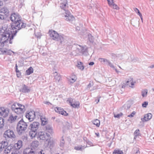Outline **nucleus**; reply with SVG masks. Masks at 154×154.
I'll list each match as a JSON object with an SVG mask.
<instances>
[{
	"label": "nucleus",
	"mask_w": 154,
	"mask_h": 154,
	"mask_svg": "<svg viewBox=\"0 0 154 154\" xmlns=\"http://www.w3.org/2000/svg\"><path fill=\"white\" fill-rule=\"evenodd\" d=\"M10 18L14 23V28L16 30L12 31L11 29L6 28L3 26L0 29V35L2 37L0 38V43L2 47H4L5 44H6L8 42L9 43L12 44V42L11 40L16 34L17 30L24 28L26 26V24L22 22L20 16L17 13H14L12 14ZM13 30H14L13 28Z\"/></svg>",
	"instance_id": "obj_1"
},
{
	"label": "nucleus",
	"mask_w": 154,
	"mask_h": 154,
	"mask_svg": "<svg viewBox=\"0 0 154 154\" xmlns=\"http://www.w3.org/2000/svg\"><path fill=\"white\" fill-rule=\"evenodd\" d=\"M11 108L12 111L17 115L14 116L13 115L10 116L9 119L12 122L16 120L17 118L18 119L20 118V115H22L26 110L24 105L17 103H15L12 104Z\"/></svg>",
	"instance_id": "obj_2"
},
{
	"label": "nucleus",
	"mask_w": 154,
	"mask_h": 154,
	"mask_svg": "<svg viewBox=\"0 0 154 154\" xmlns=\"http://www.w3.org/2000/svg\"><path fill=\"white\" fill-rule=\"evenodd\" d=\"M39 125V123L38 122H34L30 124L29 127V128L30 130L29 135L31 138H32L35 137L36 135L37 131Z\"/></svg>",
	"instance_id": "obj_3"
},
{
	"label": "nucleus",
	"mask_w": 154,
	"mask_h": 154,
	"mask_svg": "<svg viewBox=\"0 0 154 154\" xmlns=\"http://www.w3.org/2000/svg\"><path fill=\"white\" fill-rule=\"evenodd\" d=\"M27 127V125L23 119L18 123L17 126V131L18 134L20 135L24 133Z\"/></svg>",
	"instance_id": "obj_4"
},
{
	"label": "nucleus",
	"mask_w": 154,
	"mask_h": 154,
	"mask_svg": "<svg viewBox=\"0 0 154 154\" xmlns=\"http://www.w3.org/2000/svg\"><path fill=\"white\" fill-rule=\"evenodd\" d=\"M64 11L65 12L63 17L65 20L70 22H72L75 20L74 17L73 15L71 14L70 12L67 9Z\"/></svg>",
	"instance_id": "obj_5"
},
{
	"label": "nucleus",
	"mask_w": 154,
	"mask_h": 154,
	"mask_svg": "<svg viewBox=\"0 0 154 154\" xmlns=\"http://www.w3.org/2000/svg\"><path fill=\"white\" fill-rule=\"evenodd\" d=\"M37 138H39L40 140H47L49 138L50 135L45 133L44 132H40L38 134Z\"/></svg>",
	"instance_id": "obj_6"
},
{
	"label": "nucleus",
	"mask_w": 154,
	"mask_h": 154,
	"mask_svg": "<svg viewBox=\"0 0 154 154\" xmlns=\"http://www.w3.org/2000/svg\"><path fill=\"white\" fill-rule=\"evenodd\" d=\"M26 117L30 122L33 121L35 117V112L34 111H31L27 112L26 113Z\"/></svg>",
	"instance_id": "obj_7"
},
{
	"label": "nucleus",
	"mask_w": 154,
	"mask_h": 154,
	"mask_svg": "<svg viewBox=\"0 0 154 154\" xmlns=\"http://www.w3.org/2000/svg\"><path fill=\"white\" fill-rule=\"evenodd\" d=\"M4 136L6 138L7 137L14 138L15 137L14 131L10 130H7L5 132Z\"/></svg>",
	"instance_id": "obj_8"
},
{
	"label": "nucleus",
	"mask_w": 154,
	"mask_h": 154,
	"mask_svg": "<svg viewBox=\"0 0 154 154\" xmlns=\"http://www.w3.org/2000/svg\"><path fill=\"white\" fill-rule=\"evenodd\" d=\"M49 34L51 38L56 41L58 39H57L60 35L56 32L53 30L50 31Z\"/></svg>",
	"instance_id": "obj_9"
},
{
	"label": "nucleus",
	"mask_w": 154,
	"mask_h": 154,
	"mask_svg": "<svg viewBox=\"0 0 154 154\" xmlns=\"http://www.w3.org/2000/svg\"><path fill=\"white\" fill-rule=\"evenodd\" d=\"M57 39V41L59 42L61 45H64L67 42L66 37L63 35H60Z\"/></svg>",
	"instance_id": "obj_10"
},
{
	"label": "nucleus",
	"mask_w": 154,
	"mask_h": 154,
	"mask_svg": "<svg viewBox=\"0 0 154 154\" xmlns=\"http://www.w3.org/2000/svg\"><path fill=\"white\" fill-rule=\"evenodd\" d=\"M9 112L8 109H5L3 107L0 108V116L5 117L8 116Z\"/></svg>",
	"instance_id": "obj_11"
},
{
	"label": "nucleus",
	"mask_w": 154,
	"mask_h": 154,
	"mask_svg": "<svg viewBox=\"0 0 154 154\" xmlns=\"http://www.w3.org/2000/svg\"><path fill=\"white\" fill-rule=\"evenodd\" d=\"M60 7L64 10H66L68 8L67 1V0H60Z\"/></svg>",
	"instance_id": "obj_12"
},
{
	"label": "nucleus",
	"mask_w": 154,
	"mask_h": 154,
	"mask_svg": "<svg viewBox=\"0 0 154 154\" xmlns=\"http://www.w3.org/2000/svg\"><path fill=\"white\" fill-rule=\"evenodd\" d=\"M79 48H77V51L79 53L83 54L86 55L88 52L87 48L81 46L79 45Z\"/></svg>",
	"instance_id": "obj_13"
},
{
	"label": "nucleus",
	"mask_w": 154,
	"mask_h": 154,
	"mask_svg": "<svg viewBox=\"0 0 154 154\" xmlns=\"http://www.w3.org/2000/svg\"><path fill=\"white\" fill-rule=\"evenodd\" d=\"M56 112L58 113L59 114H61L62 115L64 116H67L68 114L62 108L58 107H56L54 109Z\"/></svg>",
	"instance_id": "obj_14"
},
{
	"label": "nucleus",
	"mask_w": 154,
	"mask_h": 154,
	"mask_svg": "<svg viewBox=\"0 0 154 154\" xmlns=\"http://www.w3.org/2000/svg\"><path fill=\"white\" fill-rule=\"evenodd\" d=\"M20 92L24 93H28L30 91L29 88L25 84H23L20 90Z\"/></svg>",
	"instance_id": "obj_15"
},
{
	"label": "nucleus",
	"mask_w": 154,
	"mask_h": 154,
	"mask_svg": "<svg viewBox=\"0 0 154 154\" xmlns=\"http://www.w3.org/2000/svg\"><path fill=\"white\" fill-rule=\"evenodd\" d=\"M36 153L34 149H26L23 152V154H36Z\"/></svg>",
	"instance_id": "obj_16"
},
{
	"label": "nucleus",
	"mask_w": 154,
	"mask_h": 154,
	"mask_svg": "<svg viewBox=\"0 0 154 154\" xmlns=\"http://www.w3.org/2000/svg\"><path fill=\"white\" fill-rule=\"evenodd\" d=\"M152 116V115L150 113H148L147 114L145 115L143 118H141V120L142 121L146 122L150 120Z\"/></svg>",
	"instance_id": "obj_17"
},
{
	"label": "nucleus",
	"mask_w": 154,
	"mask_h": 154,
	"mask_svg": "<svg viewBox=\"0 0 154 154\" xmlns=\"http://www.w3.org/2000/svg\"><path fill=\"white\" fill-rule=\"evenodd\" d=\"M38 141H34L32 142L30 147L27 148L26 149H34L35 150V151L36 152V148L38 146Z\"/></svg>",
	"instance_id": "obj_18"
},
{
	"label": "nucleus",
	"mask_w": 154,
	"mask_h": 154,
	"mask_svg": "<svg viewBox=\"0 0 154 154\" xmlns=\"http://www.w3.org/2000/svg\"><path fill=\"white\" fill-rule=\"evenodd\" d=\"M129 80L126 82V85H129L130 87L132 88H133L134 85L135 83V82L133 81L132 78H130Z\"/></svg>",
	"instance_id": "obj_19"
},
{
	"label": "nucleus",
	"mask_w": 154,
	"mask_h": 154,
	"mask_svg": "<svg viewBox=\"0 0 154 154\" xmlns=\"http://www.w3.org/2000/svg\"><path fill=\"white\" fill-rule=\"evenodd\" d=\"M22 146V141L21 140H19L14 145V147L16 149H19Z\"/></svg>",
	"instance_id": "obj_20"
},
{
	"label": "nucleus",
	"mask_w": 154,
	"mask_h": 154,
	"mask_svg": "<svg viewBox=\"0 0 154 154\" xmlns=\"http://www.w3.org/2000/svg\"><path fill=\"white\" fill-rule=\"evenodd\" d=\"M8 145V143L5 141L2 142L0 143V152L5 148Z\"/></svg>",
	"instance_id": "obj_21"
},
{
	"label": "nucleus",
	"mask_w": 154,
	"mask_h": 154,
	"mask_svg": "<svg viewBox=\"0 0 154 154\" xmlns=\"http://www.w3.org/2000/svg\"><path fill=\"white\" fill-rule=\"evenodd\" d=\"M99 60L102 64L105 65H107L108 62L109 61V60L103 58H99Z\"/></svg>",
	"instance_id": "obj_22"
},
{
	"label": "nucleus",
	"mask_w": 154,
	"mask_h": 154,
	"mask_svg": "<svg viewBox=\"0 0 154 154\" xmlns=\"http://www.w3.org/2000/svg\"><path fill=\"white\" fill-rule=\"evenodd\" d=\"M55 75L54 79L56 80L57 82H59L60 80L61 77L59 74H58L57 72H55L54 73Z\"/></svg>",
	"instance_id": "obj_23"
},
{
	"label": "nucleus",
	"mask_w": 154,
	"mask_h": 154,
	"mask_svg": "<svg viewBox=\"0 0 154 154\" xmlns=\"http://www.w3.org/2000/svg\"><path fill=\"white\" fill-rule=\"evenodd\" d=\"M41 120L42 122L41 125H45L48 123V119L45 117H41Z\"/></svg>",
	"instance_id": "obj_24"
},
{
	"label": "nucleus",
	"mask_w": 154,
	"mask_h": 154,
	"mask_svg": "<svg viewBox=\"0 0 154 154\" xmlns=\"http://www.w3.org/2000/svg\"><path fill=\"white\" fill-rule=\"evenodd\" d=\"M131 23L134 26H137L139 24V19L136 18L135 19L133 20Z\"/></svg>",
	"instance_id": "obj_25"
},
{
	"label": "nucleus",
	"mask_w": 154,
	"mask_h": 154,
	"mask_svg": "<svg viewBox=\"0 0 154 154\" xmlns=\"http://www.w3.org/2000/svg\"><path fill=\"white\" fill-rule=\"evenodd\" d=\"M0 12L4 13L5 14L7 15L9 12L8 10L6 7H4L0 10Z\"/></svg>",
	"instance_id": "obj_26"
},
{
	"label": "nucleus",
	"mask_w": 154,
	"mask_h": 154,
	"mask_svg": "<svg viewBox=\"0 0 154 154\" xmlns=\"http://www.w3.org/2000/svg\"><path fill=\"white\" fill-rule=\"evenodd\" d=\"M11 147H12L11 146H8L4 150V153L6 154H8V153L10 152L11 150L12 149Z\"/></svg>",
	"instance_id": "obj_27"
},
{
	"label": "nucleus",
	"mask_w": 154,
	"mask_h": 154,
	"mask_svg": "<svg viewBox=\"0 0 154 154\" xmlns=\"http://www.w3.org/2000/svg\"><path fill=\"white\" fill-rule=\"evenodd\" d=\"M77 66L79 69L82 70H83L84 69V67L83 66V63L81 62H78Z\"/></svg>",
	"instance_id": "obj_28"
},
{
	"label": "nucleus",
	"mask_w": 154,
	"mask_h": 154,
	"mask_svg": "<svg viewBox=\"0 0 154 154\" xmlns=\"http://www.w3.org/2000/svg\"><path fill=\"white\" fill-rule=\"evenodd\" d=\"M45 130L47 131L48 132L51 133L52 132V128L51 126L49 125H47L45 127Z\"/></svg>",
	"instance_id": "obj_29"
},
{
	"label": "nucleus",
	"mask_w": 154,
	"mask_h": 154,
	"mask_svg": "<svg viewBox=\"0 0 154 154\" xmlns=\"http://www.w3.org/2000/svg\"><path fill=\"white\" fill-rule=\"evenodd\" d=\"M33 69L32 67H30L26 71L27 75H29L33 72Z\"/></svg>",
	"instance_id": "obj_30"
},
{
	"label": "nucleus",
	"mask_w": 154,
	"mask_h": 154,
	"mask_svg": "<svg viewBox=\"0 0 154 154\" xmlns=\"http://www.w3.org/2000/svg\"><path fill=\"white\" fill-rule=\"evenodd\" d=\"M54 144V140L51 138L48 140V145L50 147L53 146Z\"/></svg>",
	"instance_id": "obj_31"
},
{
	"label": "nucleus",
	"mask_w": 154,
	"mask_h": 154,
	"mask_svg": "<svg viewBox=\"0 0 154 154\" xmlns=\"http://www.w3.org/2000/svg\"><path fill=\"white\" fill-rule=\"evenodd\" d=\"M79 102H75L72 103L70 105L72 106V107L75 108H78L79 106Z\"/></svg>",
	"instance_id": "obj_32"
},
{
	"label": "nucleus",
	"mask_w": 154,
	"mask_h": 154,
	"mask_svg": "<svg viewBox=\"0 0 154 154\" xmlns=\"http://www.w3.org/2000/svg\"><path fill=\"white\" fill-rule=\"evenodd\" d=\"M97 127H99L100 125V121L97 119L94 120L92 122Z\"/></svg>",
	"instance_id": "obj_33"
},
{
	"label": "nucleus",
	"mask_w": 154,
	"mask_h": 154,
	"mask_svg": "<svg viewBox=\"0 0 154 154\" xmlns=\"http://www.w3.org/2000/svg\"><path fill=\"white\" fill-rule=\"evenodd\" d=\"M113 154H123L122 151L119 149H115L113 152Z\"/></svg>",
	"instance_id": "obj_34"
},
{
	"label": "nucleus",
	"mask_w": 154,
	"mask_h": 154,
	"mask_svg": "<svg viewBox=\"0 0 154 154\" xmlns=\"http://www.w3.org/2000/svg\"><path fill=\"white\" fill-rule=\"evenodd\" d=\"M147 94V90L146 89H144L141 92V95L143 97H146Z\"/></svg>",
	"instance_id": "obj_35"
},
{
	"label": "nucleus",
	"mask_w": 154,
	"mask_h": 154,
	"mask_svg": "<svg viewBox=\"0 0 154 154\" xmlns=\"http://www.w3.org/2000/svg\"><path fill=\"white\" fill-rule=\"evenodd\" d=\"M4 119L1 117H0V129L2 128L4 125Z\"/></svg>",
	"instance_id": "obj_36"
},
{
	"label": "nucleus",
	"mask_w": 154,
	"mask_h": 154,
	"mask_svg": "<svg viewBox=\"0 0 154 154\" xmlns=\"http://www.w3.org/2000/svg\"><path fill=\"white\" fill-rule=\"evenodd\" d=\"M6 16L7 15L5 14L4 13L0 12V19H4L6 17Z\"/></svg>",
	"instance_id": "obj_37"
},
{
	"label": "nucleus",
	"mask_w": 154,
	"mask_h": 154,
	"mask_svg": "<svg viewBox=\"0 0 154 154\" xmlns=\"http://www.w3.org/2000/svg\"><path fill=\"white\" fill-rule=\"evenodd\" d=\"M139 129H137L134 132V138H135V137L137 136H139L140 134V133L139 132Z\"/></svg>",
	"instance_id": "obj_38"
},
{
	"label": "nucleus",
	"mask_w": 154,
	"mask_h": 154,
	"mask_svg": "<svg viewBox=\"0 0 154 154\" xmlns=\"http://www.w3.org/2000/svg\"><path fill=\"white\" fill-rule=\"evenodd\" d=\"M67 101H68L70 105H71L73 103L75 102V100L72 98H68L67 100Z\"/></svg>",
	"instance_id": "obj_39"
},
{
	"label": "nucleus",
	"mask_w": 154,
	"mask_h": 154,
	"mask_svg": "<svg viewBox=\"0 0 154 154\" xmlns=\"http://www.w3.org/2000/svg\"><path fill=\"white\" fill-rule=\"evenodd\" d=\"M88 38L89 41L91 42H93L94 38L92 36L91 34L88 35Z\"/></svg>",
	"instance_id": "obj_40"
},
{
	"label": "nucleus",
	"mask_w": 154,
	"mask_h": 154,
	"mask_svg": "<svg viewBox=\"0 0 154 154\" xmlns=\"http://www.w3.org/2000/svg\"><path fill=\"white\" fill-rule=\"evenodd\" d=\"M64 143H65V142H64V139L63 138V137H62V139L60 141V146L61 147L63 146L64 145Z\"/></svg>",
	"instance_id": "obj_41"
},
{
	"label": "nucleus",
	"mask_w": 154,
	"mask_h": 154,
	"mask_svg": "<svg viewBox=\"0 0 154 154\" xmlns=\"http://www.w3.org/2000/svg\"><path fill=\"white\" fill-rule=\"evenodd\" d=\"M83 139L85 141H86L87 143L90 145L91 146L92 145V143L88 140H87L86 137H84Z\"/></svg>",
	"instance_id": "obj_42"
},
{
	"label": "nucleus",
	"mask_w": 154,
	"mask_h": 154,
	"mask_svg": "<svg viewBox=\"0 0 154 154\" xmlns=\"http://www.w3.org/2000/svg\"><path fill=\"white\" fill-rule=\"evenodd\" d=\"M123 115V113H120L119 114H115L114 115V117L115 118H117L118 119L120 118V117L122 116Z\"/></svg>",
	"instance_id": "obj_43"
},
{
	"label": "nucleus",
	"mask_w": 154,
	"mask_h": 154,
	"mask_svg": "<svg viewBox=\"0 0 154 154\" xmlns=\"http://www.w3.org/2000/svg\"><path fill=\"white\" fill-rule=\"evenodd\" d=\"M107 65L110 66L111 68L115 69V67L113 64L109 60L108 62Z\"/></svg>",
	"instance_id": "obj_44"
},
{
	"label": "nucleus",
	"mask_w": 154,
	"mask_h": 154,
	"mask_svg": "<svg viewBox=\"0 0 154 154\" xmlns=\"http://www.w3.org/2000/svg\"><path fill=\"white\" fill-rule=\"evenodd\" d=\"M111 7H112L113 8L116 10H118L119 9V7L118 6L115 4L113 3Z\"/></svg>",
	"instance_id": "obj_45"
},
{
	"label": "nucleus",
	"mask_w": 154,
	"mask_h": 154,
	"mask_svg": "<svg viewBox=\"0 0 154 154\" xmlns=\"http://www.w3.org/2000/svg\"><path fill=\"white\" fill-rule=\"evenodd\" d=\"M148 104V102H147L145 101L142 104V106L143 107H146Z\"/></svg>",
	"instance_id": "obj_46"
},
{
	"label": "nucleus",
	"mask_w": 154,
	"mask_h": 154,
	"mask_svg": "<svg viewBox=\"0 0 154 154\" xmlns=\"http://www.w3.org/2000/svg\"><path fill=\"white\" fill-rule=\"evenodd\" d=\"M140 17L142 22H143V18L142 14L140 13V11H139L136 13Z\"/></svg>",
	"instance_id": "obj_47"
},
{
	"label": "nucleus",
	"mask_w": 154,
	"mask_h": 154,
	"mask_svg": "<svg viewBox=\"0 0 154 154\" xmlns=\"http://www.w3.org/2000/svg\"><path fill=\"white\" fill-rule=\"evenodd\" d=\"M135 112L133 111L131 114L128 115V117H132L134 116L135 114Z\"/></svg>",
	"instance_id": "obj_48"
},
{
	"label": "nucleus",
	"mask_w": 154,
	"mask_h": 154,
	"mask_svg": "<svg viewBox=\"0 0 154 154\" xmlns=\"http://www.w3.org/2000/svg\"><path fill=\"white\" fill-rule=\"evenodd\" d=\"M109 5L110 6L112 7V4L113 3V0H111V1H108Z\"/></svg>",
	"instance_id": "obj_49"
},
{
	"label": "nucleus",
	"mask_w": 154,
	"mask_h": 154,
	"mask_svg": "<svg viewBox=\"0 0 154 154\" xmlns=\"http://www.w3.org/2000/svg\"><path fill=\"white\" fill-rule=\"evenodd\" d=\"M93 85V83L91 82H90L89 84L87 86L88 88H90Z\"/></svg>",
	"instance_id": "obj_50"
},
{
	"label": "nucleus",
	"mask_w": 154,
	"mask_h": 154,
	"mask_svg": "<svg viewBox=\"0 0 154 154\" xmlns=\"http://www.w3.org/2000/svg\"><path fill=\"white\" fill-rule=\"evenodd\" d=\"M11 154H20V153L17 149L15 150L14 152H12Z\"/></svg>",
	"instance_id": "obj_51"
},
{
	"label": "nucleus",
	"mask_w": 154,
	"mask_h": 154,
	"mask_svg": "<svg viewBox=\"0 0 154 154\" xmlns=\"http://www.w3.org/2000/svg\"><path fill=\"white\" fill-rule=\"evenodd\" d=\"M22 139L23 140H27V137L26 136L24 135L22 137Z\"/></svg>",
	"instance_id": "obj_52"
},
{
	"label": "nucleus",
	"mask_w": 154,
	"mask_h": 154,
	"mask_svg": "<svg viewBox=\"0 0 154 154\" xmlns=\"http://www.w3.org/2000/svg\"><path fill=\"white\" fill-rule=\"evenodd\" d=\"M43 103L44 104H46L47 105H49V104L51 105V103L50 102H48V101H44L43 102Z\"/></svg>",
	"instance_id": "obj_53"
},
{
	"label": "nucleus",
	"mask_w": 154,
	"mask_h": 154,
	"mask_svg": "<svg viewBox=\"0 0 154 154\" xmlns=\"http://www.w3.org/2000/svg\"><path fill=\"white\" fill-rule=\"evenodd\" d=\"M75 149L77 150H81L82 148L80 147H75Z\"/></svg>",
	"instance_id": "obj_54"
},
{
	"label": "nucleus",
	"mask_w": 154,
	"mask_h": 154,
	"mask_svg": "<svg viewBox=\"0 0 154 154\" xmlns=\"http://www.w3.org/2000/svg\"><path fill=\"white\" fill-rule=\"evenodd\" d=\"M134 11H135L136 13H137V11H139V10L137 8H134Z\"/></svg>",
	"instance_id": "obj_55"
},
{
	"label": "nucleus",
	"mask_w": 154,
	"mask_h": 154,
	"mask_svg": "<svg viewBox=\"0 0 154 154\" xmlns=\"http://www.w3.org/2000/svg\"><path fill=\"white\" fill-rule=\"evenodd\" d=\"M100 100V99L99 98L97 99H96L95 100V101L96 102V103H97L99 102Z\"/></svg>",
	"instance_id": "obj_56"
},
{
	"label": "nucleus",
	"mask_w": 154,
	"mask_h": 154,
	"mask_svg": "<svg viewBox=\"0 0 154 154\" xmlns=\"http://www.w3.org/2000/svg\"><path fill=\"white\" fill-rule=\"evenodd\" d=\"M94 64V63L93 62H91L89 63V65H93Z\"/></svg>",
	"instance_id": "obj_57"
},
{
	"label": "nucleus",
	"mask_w": 154,
	"mask_h": 154,
	"mask_svg": "<svg viewBox=\"0 0 154 154\" xmlns=\"http://www.w3.org/2000/svg\"><path fill=\"white\" fill-rule=\"evenodd\" d=\"M71 79L73 81L72 82H72V83H73L74 82H75V80H76V79H74V78H72Z\"/></svg>",
	"instance_id": "obj_58"
},
{
	"label": "nucleus",
	"mask_w": 154,
	"mask_h": 154,
	"mask_svg": "<svg viewBox=\"0 0 154 154\" xmlns=\"http://www.w3.org/2000/svg\"><path fill=\"white\" fill-rule=\"evenodd\" d=\"M149 68H154V64L153 65H152L151 66H149L148 67Z\"/></svg>",
	"instance_id": "obj_59"
},
{
	"label": "nucleus",
	"mask_w": 154,
	"mask_h": 154,
	"mask_svg": "<svg viewBox=\"0 0 154 154\" xmlns=\"http://www.w3.org/2000/svg\"><path fill=\"white\" fill-rule=\"evenodd\" d=\"M43 152V151H40L39 152H38V154H45L44 153H42V152Z\"/></svg>",
	"instance_id": "obj_60"
},
{
	"label": "nucleus",
	"mask_w": 154,
	"mask_h": 154,
	"mask_svg": "<svg viewBox=\"0 0 154 154\" xmlns=\"http://www.w3.org/2000/svg\"><path fill=\"white\" fill-rule=\"evenodd\" d=\"M126 84H125L124 85H123L122 86V88H125V86H126Z\"/></svg>",
	"instance_id": "obj_61"
},
{
	"label": "nucleus",
	"mask_w": 154,
	"mask_h": 154,
	"mask_svg": "<svg viewBox=\"0 0 154 154\" xmlns=\"http://www.w3.org/2000/svg\"><path fill=\"white\" fill-rule=\"evenodd\" d=\"M15 71H16V72H18H18H20L17 69H15Z\"/></svg>",
	"instance_id": "obj_62"
},
{
	"label": "nucleus",
	"mask_w": 154,
	"mask_h": 154,
	"mask_svg": "<svg viewBox=\"0 0 154 154\" xmlns=\"http://www.w3.org/2000/svg\"><path fill=\"white\" fill-rule=\"evenodd\" d=\"M136 153L137 154H139L140 153V152H139V150H137Z\"/></svg>",
	"instance_id": "obj_63"
},
{
	"label": "nucleus",
	"mask_w": 154,
	"mask_h": 154,
	"mask_svg": "<svg viewBox=\"0 0 154 154\" xmlns=\"http://www.w3.org/2000/svg\"><path fill=\"white\" fill-rule=\"evenodd\" d=\"M95 134H96L97 135V137H99V133H95Z\"/></svg>",
	"instance_id": "obj_64"
}]
</instances>
